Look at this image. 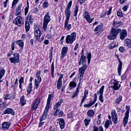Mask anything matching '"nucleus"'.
<instances>
[{
  "label": "nucleus",
  "mask_w": 131,
  "mask_h": 131,
  "mask_svg": "<svg viewBox=\"0 0 131 131\" xmlns=\"http://www.w3.org/2000/svg\"><path fill=\"white\" fill-rule=\"evenodd\" d=\"M120 33V38L121 40H123L126 36H127V32L126 30H121V29H115L112 28L111 30L110 35L108 36L107 38L110 40H113L117 37V35Z\"/></svg>",
  "instance_id": "obj_1"
},
{
  "label": "nucleus",
  "mask_w": 131,
  "mask_h": 131,
  "mask_svg": "<svg viewBox=\"0 0 131 131\" xmlns=\"http://www.w3.org/2000/svg\"><path fill=\"white\" fill-rule=\"evenodd\" d=\"M86 63V57L81 56L80 60L79 61V65H83L82 67L79 68V79L80 81H81V79L83 78V75H84V72L88 69V65L85 64Z\"/></svg>",
  "instance_id": "obj_2"
},
{
  "label": "nucleus",
  "mask_w": 131,
  "mask_h": 131,
  "mask_svg": "<svg viewBox=\"0 0 131 131\" xmlns=\"http://www.w3.org/2000/svg\"><path fill=\"white\" fill-rule=\"evenodd\" d=\"M50 21H51V17L50 16V13L48 12L45 15L43 18V29L44 31H47L48 24H49Z\"/></svg>",
  "instance_id": "obj_3"
},
{
  "label": "nucleus",
  "mask_w": 131,
  "mask_h": 131,
  "mask_svg": "<svg viewBox=\"0 0 131 131\" xmlns=\"http://www.w3.org/2000/svg\"><path fill=\"white\" fill-rule=\"evenodd\" d=\"M76 39V33L74 32L69 35L66 37V43H73V42Z\"/></svg>",
  "instance_id": "obj_4"
},
{
  "label": "nucleus",
  "mask_w": 131,
  "mask_h": 131,
  "mask_svg": "<svg viewBox=\"0 0 131 131\" xmlns=\"http://www.w3.org/2000/svg\"><path fill=\"white\" fill-rule=\"evenodd\" d=\"M130 108V106H126V112L125 113V116L123 118V122L124 126H125L128 122V117H129V109Z\"/></svg>",
  "instance_id": "obj_5"
},
{
  "label": "nucleus",
  "mask_w": 131,
  "mask_h": 131,
  "mask_svg": "<svg viewBox=\"0 0 131 131\" xmlns=\"http://www.w3.org/2000/svg\"><path fill=\"white\" fill-rule=\"evenodd\" d=\"M13 24H15L17 26H22L23 24H24V18L21 17V16H17L16 18L13 20Z\"/></svg>",
  "instance_id": "obj_6"
},
{
  "label": "nucleus",
  "mask_w": 131,
  "mask_h": 131,
  "mask_svg": "<svg viewBox=\"0 0 131 131\" xmlns=\"http://www.w3.org/2000/svg\"><path fill=\"white\" fill-rule=\"evenodd\" d=\"M20 55L18 53H15L13 54V57H11L9 60L11 63L16 64V63H20Z\"/></svg>",
  "instance_id": "obj_7"
},
{
  "label": "nucleus",
  "mask_w": 131,
  "mask_h": 131,
  "mask_svg": "<svg viewBox=\"0 0 131 131\" xmlns=\"http://www.w3.org/2000/svg\"><path fill=\"white\" fill-rule=\"evenodd\" d=\"M97 99H98V96H97V93H95L94 94V99L93 101L92 100H90L89 101V104L84 105V107H85L86 108H90V107H92V106H93V105H94V104H95V103H96V102H97Z\"/></svg>",
  "instance_id": "obj_8"
},
{
  "label": "nucleus",
  "mask_w": 131,
  "mask_h": 131,
  "mask_svg": "<svg viewBox=\"0 0 131 131\" xmlns=\"http://www.w3.org/2000/svg\"><path fill=\"white\" fill-rule=\"evenodd\" d=\"M111 114H112V120L114 124H117V123L118 122L117 114H116V112L115 111V110H113L111 112Z\"/></svg>",
  "instance_id": "obj_9"
},
{
  "label": "nucleus",
  "mask_w": 131,
  "mask_h": 131,
  "mask_svg": "<svg viewBox=\"0 0 131 131\" xmlns=\"http://www.w3.org/2000/svg\"><path fill=\"white\" fill-rule=\"evenodd\" d=\"M49 109L50 108L48 107H45L43 114L40 117V121H43V120H46V119H47Z\"/></svg>",
  "instance_id": "obj_10"
},
{
  "label": "nucleus",
  "mask_w": 131,
  "mask_h": 131,
  "mask_svg": "<svg viewBox=\"0 0 131 131\" xmlns=\"http://www.w3.org/2000/svg\"><path fill=\"white\" fill-rule=\"evenodd\" d=\"M40 101V99L39 98H36L35 100L31 107V109L33 111H34V110H36V109H37V107H38V105H39Z\"/></svg>",
  "instance_id": "obj_11"
},
{
  "label": "nucleus",
  "mask_w": 131,
  "mask_h": 131,
  "mask_svg": "<svg viewBox=\"0 0 131 131\" xmlns=\"http://www.w3.org/2000/svg\"><path fill=\"white\" fill-rule=\"evenodd\" d=\"M34 31V36L36 38V40H38V39L40 38V31H39V27H35Z\"/></svg>",
  "instance_id": "obj_12"
},
{
  "label": "nucleus",
  "mask_w": 131,
  "mask_h": 131,
  "mask_svg": "<svg viewBox=\"0 0 131 131\" xmlns=\"http://www.w3.org/2000/svg\"><path fill=\"white\" fill-rule=\"evenodd\" d=\"M83 16H84V18H85V19L86 20L88 23H92V22H93V19L94 18L92 19L91 18V15L88 12L85 11L83 14Z\"/></svg>",
  "instance_id": "obj_13"
},
{
  "label": "nucleus",
  "mask_w": 131,
  "mask_h": 131,
  "mask_svg": "<svg viewBox=\"0 0 131 131\" xmlns=\"http://www.w3.org/2000/svg\"><path fill=\"white\" fill-rule=\"evenodd\" d=\"M63 76H64V75H63V74H61L58 78L57 83V90H60L61 88H62V85L63 84V83H62V79L63 78Z\"/></svg>",
  "instance_id": "obj_14"
},
{
  "label": "nucleus",
  "mask_w": 131,
  "mask_h": 131,
  "mask_svg": "<svg viewBox=\"0 0 131 131\" xmlns=\"http://www.w3.org/2000/svg\"><path fill=\"white\" fill-rule=\"evenodd\" d=\"M21 10H22V3L19 4L16 8L15 16L21 15Z\"/></svg>",
  "instance_id": "obj_15"
},
{
  "label": "nucleus",
  "mask_w": 131,
  "mask_h": 131,
  "mask_svg": "<svg viewBox=\"0 0 131 131\" xmlns=\"http://www.w3.org/2000/svg\"><path fill=\"white\" fill-rule=\"evenodd\" d=\"M114 85L113 86H111V88H112V89H114V91L118 90V89L120 88L121 85L119 84V82L115 80L113 82Z\"/></svg>",
  "instance_id": "obj_16"
},
{
  "label": "nucleus",
  "mask_w": 131,
  "mask_h": 131,
  "mask_svg": "<svg viewBox=\"0 0 131 131\" xmlns=\"http://www.w3.org/2000/svg\"><path fill=\"white\" fill-rule=\"evenodd\" d=\"M117 59L118 60V62L119 63L118 68V72L119 75L120 76V75H121V69L122 68V62L121 61L120 59H119V57L117 55Z\"/></svg>",
  "instance_id": "obj_17"
},
{
  "label": "nucleus",
  "mask_w": 131,
  "mask_h": 131,
  "mask_svg": "<svg viewBox=\"0 0 131 131\" xmlns=\"http://www.w3.org/2000/svg\"><path fill=\"white\" fill-rule=\"evenodd\" d=\"M67 52H68V47H64L61 50V59H64V57H65V55L67 54Z\"/></svg>",
  "instance_id": "obj_18"
},
{
  "label": "nucleus",
  "mask_w": 131,
  "mask_h": 131,
  "mask_svg": "<svg viewBox=\"0 0 131 131\" xmlns=\"http://www.w3.org/2000/svg\"><path fill=\"white\" fill-rule=\"evenodd\" d=\"M102 30H103V25H98L94 29L95 32H96L95 33V34H99L100 32H102Z\"/></svg>",
  "instance_id": "obj_19"
},
{
  "label": "nucleus",
  "mask_w": 131,
  "mask_h": 131,
  "mask_svg": "<svg viewBox=\"0 0 131 131\" xmlns=\"http://www.w3.org/2000/svg\"><path fill=\"white\" fill-rule=\"evenodd\" d=\"M81 83V81H80L79 80V83L76 89V91L74 92V95H72V99H74V98H75V97H77L78 93H79V89H80V85H79V84H80Z\"/></svg>",
  "instance_id": "obj_20"
},
{
  "label": "nucleus",
  "mask_w": 131,
  "mask_h": 131,
  "mask_svg": "<svg viewBox=\"0 0 131 131\" xmlns=\"http://www.w3.org/2000/svg\"><path fill=\"white\" fill-rule=\"evenodd\" d=\"M58 121H59V124L60 125V128L63 129L64 127H65V121L63 118H59L58 119Z\"/></svg>",
  "instance_id": "obj_21"
},
{
  "label": "nucleus",
  "mask_w": 131,
  "mask_h": 131,
  "mask_svg": "<svg viewBox=\"0 0 131 131\" xmlns=\"http://www.w3.org/2000/svg\"><path fill=\"white\" fill-rule=\"evenodd\" d=\"M4 114H11V115H15V112L14 110L12 108H7L6 110L4 111Z\"/></svg>",
  "instance_id": "obj_22"
},
{
  "label": "nucleus",
  "mask_w": 131,
  "mask_h": 131,
  "mask_svg": "<svg viewBox=\"0 0 131 131\" xmlns=\"http://www.w3.org/2000/svg\"><path fill=\"white\" fill-rule=\"evenodd\" d=\"M65 16L66 17V20H70V17L71 16V11L69 9H66L65 10Z\"/></svg>",
  "instance_id": "obj_23"
},
{
  "label": "nucleus",
  "mask_w": 131,
  "mask_h": 131,
  "mask_svg": "<svg viewBox=\"0 0 131 131\" xmlns=\"http://www.w3.org/2000/svg\"><path fill=\"white\" fill-rule=\"evenodd\" d=\"M69 20H66L64 22V29L69 31L71 28H72V25L71 24H69Z\"/></svg>",
  "instance_id": "obj_24"
},
{
  "label": "nucleus",
  "mask_w": 131,
  "mask_h": 131,
  "mask_svg": "<svg viewBox=\"0 0 131 131\" xmlns=\"http://www.w3.org/2000/svg\"><path fill=\"white\" fill-rule=\"evenodd\" d=\"M122 25V22L121 21H115V20L113 21V26L114 27H116L117 28L118 27H120Z\"/></svg>",
  "instance_id": "obj_25"
},
{
  "label": "nucleus",
  "mask_w": 131,
  "mask_h": 131,
  "mask_svg": "<svg viewBox=\"0 0 131 131\" xmlns=\"http://www.w3.org/2000/svg\"><path fill=\"white\" fill-rule=\"evenodd\" d=\"M10 126H11V124L7 122H4L2 124V127L4 128V129H5V130H8Z\"/></svg>",
  "instance_id": "obj_26"
},
{
  "label": "nucleus",
  "mask_w": 131,
  "mask_h": 131,
  "mask_svg": "<svg viewBox=\"0 0 131 131\" xmlns=\"http://www.w3.org/2000/svg\"><path fill=\"white\" fill-rule=\"evenodd\" d=\"M15 43L20 47V49H23L24 48V42L22 40H18L16 41Z\"/></svg>",
  "instance_id": "obj_27"
},
{
  "label": "nucleus",
  "mask_w": 131,
  "mask_h": 131,
  "mask_svg": "<svg viewBox=\"0 0 131 131\" xmlns=\"http://www.w3.org/2000/svg\"><path fill=\"white\" fill-rule=\"evenodd\" d=\"M63 100L60 99L59 101L57 102L54 106V109H58L59 107L61 106V104L63 103Z\"/></svg>",
  "instance_id": "obj_28"
},
{
  "label": "nucleus",
  "mask_w": 131,
  "mask_h": 131,
  "mask_svg": "<svg viewBox=\"0 0 131 131\" xmlns=\"http://www.w3.org/2000/svg\"><path fill=\"white\" fill-rule=\"evenodd\" d=\"M28 95H30L31 92H32V83H30L27 89Z\"/></svg>",
  "instance_id": "obj_29"
},
{
  "label": "nucleus",
  "mask_w": 131,
  "mask_h": 131,
  "mask_svg": "<svg viewBox=\"0 0 131 131\" xmlns=\"http://www.w3.org/2000/svg\"><path fill=\"white\" fill-rule=\"evenodd\" d=\"M30 29V25H29V21L26 20L25 23V30L26 32H28Z\"/></svg>",
  "instance_id": "obj_30"
},
{
  "label": "nucleus",
  "mask_w": 131,
  "mask_h": 131,
  "mask_svg": "<svg viewBox=\"0 0 131 131\" xmlns=\"http://www.w3.org/2000/svg\"><path fill=\"white\" fill-rule=\"evenodd\" d=\"M95 115V112L93 110H90L87 112V115L89 116V117H93Z\"/></svg>",
  "instance_id": "obj_31"
},
{
  "label": "nucleus",
  "mask_w": 131,
  "mask_h": 131,
  "mask_svg": "<svg viewBox=\"0 0 131 131\" xmlns=\"http://www.w3.org/2000/svg\"><path fill=\"white\" fill-rule=\"evenodd\" d=\"M27 21H28V22H30V23H32V22H33V17H32V15L30 13L28 14Z\"/></svg>",
  "instance_id": "obj_32"
},
{
  "label": "nucleus",
  "mask_w": 131,
  "mask_h": 131,
  "mask_svg": "<svg viewBox=\"0 0 131 131\" xmlns=\"http://www.w3.org/2000/svg\"><path fill=\"white\" fill-rule=\"evenodd\" d=\"M126 46L131 49V40L130 39H126L125 40Z\"/></svg>",
  "instance_id": "obj_33"
},
{
  "label": "nucleus",
  "mask_w": 131,
  "mask_h": 131,
  "mask_svg": "<svg viewBox=\"0 0 131 131\" xmlns=\"http://www.w3.org/2000/svg\"><path fill=\"white\" fill-rule=\"evenodd\" d=\"M105 88V86L102 85L101 88L100 89L99 91H98L97 92V95H99V94H100V95H103V93H104V89Z\"/></svg>",
  "instance_id": "obj_34"
},
{
  "label": "nucleus",
  "mask_w": 131,
  "mask_h": 131,
  "mask_svg": "<svg viewBox=\"0 0 131 131\" xmlns=\"http://www.w3.org/2000/svg\"><path fill=\"white\" fill-rule=\"evenodd\" d=\"M87 59H88V64L89 65L91 63V59H92V54L91 53H87Z\"/></svg>",
  "instance_id": "obj_35"
},
{
  "label": "nucleus",
  "mask_w": 131,
  "mask_h": 131,
  "mask_svg": "<svg viewBox=\"0 0 131 131\" xmlns=\"http://www.w3.org/2000/svg\"><path fill=\"white\" fill-rule=\"evenodd\" d=\"M13 99H14V96L11 94L5 96V100H13Z\"/></svg>",
  "instance_id": "obj_36"
},
{
  "label": "nucleus",
  "mask_w": 131,
  "mask_h": 131,
  "mask_svg": "<svg viewBox=\"0 0 131 131\" xmlns=\"http://www.w3.org/2000/svg\"><path fill=\"white\" fill-rule=\"evenodd\" d=\"M5 73H6V70L2 69L0 70V78H3Z\"/></svg>",
  "instance_id": "obj_37"
},
{
  "label": "nucleus",
  "mask_w": 131,
  "mask_h": 131,
  "mask_svg": "<svg viewBox=\"0 0 131 131\" xmlns=\"http://www.w3.org/2000/svg\"><path fill=\"white\" fill-rule=\"evenodd\" d=\"M122 101V96H119L118 98H116V99L115 101V102L116 104H119L120 102Z\"/></svg>",
  "instance_id": "obj_38"
},
{
  "label": "nucleus",
  "mask_w": 131,
  "mask_h": 131,
  "mask_svg": "<svg viewBox=\"0 0 131 131\" xmlns=\"http://www.w3.org/2000/svg\"><path fill=\"white\" fill-rule=\"evenodd\" d=\"M26 103V100L24 99V96H22L20 98V104L22 106H24Z\"/></svg>",
  "instance_id": "obj_39"
},
{
  "label": "nucleus",
  "mask_w": 131,
  "mask_h": 131,
  "mask_svg": "<svg viewBox=\"0 0 131 131\" xmlns=\"http://www.w3.org/2000/svg\"><path fill=\"white\" fill-rule=\"evenodd\" d=\"M55 69V67L54 66V62H52L51 64V75L52 77L54 78V70Z\"/></svg>",
  "instance_id": "obj_40"
},
{
  "label": "nucleus",
  "mask_w": 131,
  "mask_h": 131,
  "mask_svg": "<svg viewBox=\"0 0 131 131\" xmlns=\"http://www.w3.org/2000/svg\"><path fill=\"white\" fill-rule=\"evenodd\" d=\"M117 46L116 45H115L114 42L111 43L108 46V49L110 50H113V49H115V48H116Z\"/></svg>",
  "instance_id": "obj_41"
},
{
  "label": "nucleus",
  "mask_w": 131,
  "mask_h": 131,
  "mask_svg": "<svg viewBox=\"0 0 131 131\" xmlns=\"http://www.w3.org/2000/svg\"><path fill=\"white\" fill-rule=\"evenodd\" d=\"M77 13H78V6L77 5H76L75 9L74 12V17H76V16H77Z\"/></svg>",
  "instance_id": "obj_42"
},
{
  "label": "nucleus",
  "mask_w": 131,
  "mask_h": 131,
  "mask_svg": "<svg viewBox=\"0 0 131 131\" xmlns=\"http://www.w3.org/2000/svg\"><path fill=\"white\" fill-rule=\"evenodd\" d=\"M84 124L85 126H88L89 124H90V122H91V119H85L84 120Z\"/></svg>",
  "instance_id": "obj_43"
},
{
  "label": "nucleus",
  "mask_w": 131,
  "mask_h": 131,
  "mask_svg": "<svg viewBox=\"0 0 131 131\" xmlns=\"http://www.w3.org/2000/svg\"><path fill=\"white\" fill-rule=\"evenodd\" d=\"M51 100H52L51 98H48L46 108H48L50 109V105L51 104Z\"/></svg>",
  "instance_id": "obj_44"
},
{
  "label": "nucleus",
  "mask_w": 131,
  "mask_h": 131,
  "mask_svg": "<svg viewBox=\"0 0 131 131\" xmlns=\"http://www.w3.org/2000/svg\"><path fill=\"white\" fill-rule=\"evenodd\" d=\"M39 86V82H38L37 80L35 79V89H36V90H37Z\"/></svg>",
  "instance_id": "obj_45"
},
{
  "label": "nucleus",
  "mask_w": 131,
  "mask_h": 131,
  "mask_svg": "<svg viewBox=\"0 0 131 131\" xmlns=\"http://www.w3.org/2000/svg\"><path fill=\"white\" fill-rule=\"evenodd\" d=\"M110 125V122H109V120H107L105 122L104 126L106 129L108 128L109 127V126Z\"/></svg>",
  "instance_id": "obj_46"
},
{
  "label": "nucleus",
  "mask_w": 131,
  "mask_h": 131,
  "mask_svg": "<svg viewBox=\"0 0 131 131\" xmlns=\"http://www.w3.org/2000/svg\"><path fill=\"white\" fill-rule=\"evenodd\" d=\"M69 85L71 88H75V87H76V83H75V82H74V81L71 82H70Z\"/></svg>",
  "instance_id": "obj_47"
},
{
  "label": "nucleus",
  "mask_w": 131,
  "mask_h": 131,
  "mask_svg": "<svg viewBox=\"0 0 131 131\" xmlns=\"http://www.w3.org/2000/svg\"><path fill=\"white\" fill-rule=\"evenodd\" d=\"M71 6H72V1H70L66 9L70 10Z\"/></svg>",
  "instance_id": "obj_48"
},
{
  "label": "nucleus",
  "mask_w": 131,
  "mask_h": 131,
  "mask_svg": "<svg viewBox=\"0 0 131 131\" xmlns=\"http://www.w3.org/2000/svg\"><path fill=\"white\" fill-rule=\"evenodd\" d=\"M28 10H29V6L28 5V7H26L25 8V15L26 16L27 14L28 13Z\"/></svg>",
  "instance_id": "obj_49"
},
{
  "label": "nucleus",
  "mask_w": 131,
  "mask_h": 131,
  "mask_svg": "<svg viewBox=\"0 0 131 131\" xmlns=\"http://www.w3.org/2000/svg\"><path fill=\"white\" fill-rule=\"evenodd\" d=\"M99 100L101 103H103L104 102V99H103V94L99 95Z\"/></svg>",
  "instance_id": "obj_50"
},
{
  "label": "nucleus",
  "mask_w": 131,
  "mask_h": 131,
  "mask_svg": "<svg viewBox=\"0 0 131 131\" xmlns=\"http://www.w3.org/2000/svg\"><path fill=\"white\" fill-rule=\"evenodd\" d=\"M117 15L118 17H122V12L121 11H119L117 12Z\"/></svg>",
  "instance_id": "obj_51"
},
{
  "label": "nucleus",
  "mask_w": 131,
  "mask_h": 131,
  "mask_svg": "<svg viewBox=\"0 0 131 131\" xmlns=\"http://www.w3.org/2000/svg\"><path fill=\"white\" fill-rule=\"evenodd\" d=\"M111 12H112V7H110L109 10L105 13H106L107 16H109L111 14Z\"/></svg>",
  "instance_id": "obj_52"
},
{
  "label": "nucleus",
  "mask_w": 131,
  "mask_h": 131,
  "mask_svg": "<svg viewBox=\"0 0 131 131\" xmlns=\"http://www.w3.org/2000/svg\"><path fill=\"white\" fill-rule=\"evenodd\" d=\"M127 9H128V5H125L123 7L122 10L124 12H126V11H127Z\"/></svg>",
  "instance_id": "obj_53"
},
{
  "label": "nucleus",
  "mask_w": 131,
  "mask_h": 131,
  "mask_svg": "<svg viewBox=\"0 0 131 131\" xmlns=\"http://www.w3.org/2000/svg\"><path fill=\"white\" fill-rule=\"evenodd\" d=\"M56 111L54 112L53 115L54 116H57V115H58V112H59V111H60V109L59 108H56L55 109Z\"/></svg>",
  "instance_id": "obj_54"
},
{
  "label": "nucleus",
  "mask_w": 131,
  "mask_h": 131,
  "mask_svg": "<svg viewBox=\"0 0 131 131\" xmlns=\"http://www.w3.org/2000/svg\"><path fill=\"white\" fill-rule=\"evenodd\" d=\"M124 47H121L119 48V51L121 52V53H123L124 52Z\"/></svg>",
  "instance_id": "obj_55"
},
{
  "label": "nucleus",
  "mask_w": 131,
  "mask_h": 131,
  "mask_svg": "<svg viewBox=\"0 0 131 131\" xmlns=\"http://www.w3.org/2000/svg\"><path fill=\"white\" fill-rule=\"evenodd\" d=\"M19 83H24V77H21L19 80Z\"/></svg>",
  "instance_id": "obj_56"
},
{
  "label": "nucleus",
  "mask_w": 131,
  "mask_h": 131,
  "mask_svg": "<svg viewBox=\"0 0 131 131\" xmlns=\"http://www.w3.org/2000/svg\"><path fill=\"white\" fill-rule=\"evenodd\" d=\"M11 49H12V51H14V50H15V41L12 42Z\"/></svg>",
  "instance_id": "obj_57"
},
{
  "label": "nucleus",
  "mask_w": 131,
  "mask_h": 131,
  "mask_svg": "<svg viewBox=\"0 0 131 131\" xmlns=\"http://www.w3.org/2000/svg\"><path fill=\"white\" fill-rule=\"evenodd\" d=\"M85 99H86V97L83 96L81 100V101L80 106H81L82 105V104L83 103V102H84V100H85Z\"/></svg>",
  "instance_id": "obj_58"
},
{
  "label": "nucleus",
  "mask_w": 131,
  "mask_h": 131,
  "mask_svg": "<svg viewBox=\"0 0 131 131\" xmlns=\"http://www.w3.org/2000/svg\"><path fill=\"white\" fill-rule=\"evenodd\" d=\"M17 3H18V0H13L12 5V8H13V7L15 6V5L17 4Z\"/></svg>",
  "instance_id": "obj_59"
},
{
  "label": "nucleus",
  "mask_w": 131,
  "mask_h": 131,
  "mask_svg": "<svg viewBox=\"0 0 131 131\" xmlns=\"http://www.w3.org/2000/svg\"><path fill=\"white\" fill-rule=\"evenodd\" d=\"M48 6H49V4L48 3V2H44L43 3V8H48Z\"/></svg>",
  "instance_id": "obj_60"
},
{
  "label": "nucleus",
  "mask_w": 131,
  "mask_h": 131,
  "mask_svg": "<svg viewBox=\"0 0 131 131\" xmlns=\"http://www.w3.org/2000/svg\"><path fill=\"white\" fill-rule=\"evenodd\" d=\"M8 2H9V0H6V1L4 2V8H7Z\"/></svg>",
  "instance_id": "obj_61"
},
{
  "label": "nucleus",
  "mask_w": 131,
  "mask_h": 131,
  "mask_svg": "<svg viewBox=\"0 0 131 131\" xmlns=\"http://www.w3.org/2000/svg\"><path fill=\"white\" fill-rule=\"evenodd\" d=\"M89 95V90H85L84 91V95H83V96L86 97V95Z\"/></svg>",
  "instance_id": "obj_62"
},
{
  "label": "nucleus",
  "mask_w": 131,
  "mask_h": 131,
  "mask_svg": "<svg viewBox=\"0 0 131 131\" xmlns=\"http://www.w3.org/2000/svg\"><path fill=\"white\" fill-rule=\"evenodd\" d=\"M93 131H99V128L98 127L95 126L93 127Z\"/></svg>",
  "instance_id": "obj_63"
},
{
  "label": "nucleus",
  "mask_w": 131,
  "mask_h": 131,
  "mask_svg": "<svg viewBox=\"0 0 131 131\" xmlns=\"http://www.w3.org/2000/svg\"><path fill=\"white\" fill-rule=\"evenodd\" d=\"M49 131H56V130H55V128H53L52 126H50L49 127Z\"/></svg>",
  "instance_id": "obj_64"
}]
</instances>
